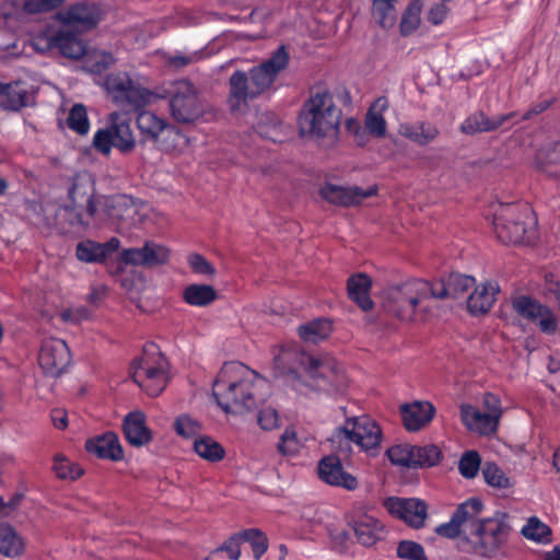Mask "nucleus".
Segmentation results:
<instances>
[{
    "label": "nucleus",
    "instance_id": "23",
    "mask_svg": "<svg viewBox=\"0 0 560 560\" xmlns=\"http://www.w3.org/2000/svg\"><path fill=\"white\" fill-rule=\"evenodd\" d=\"M85 448L90 454L102 459H108L112 462H119L124 459L122 447L117 434L114 432H106L89 439L85 443Z\"/></svg>",
    "mask_w": 560,
    "mask_h": 560
},
{
    "label": "nucleus",
    "instance_id": "19",
    "mask_svg": "<svg viewBox=\"0 0 560 560\" xmlns=\"http://www.w3.org/2000/svg\"><path fill=\"white\" fill-rule=\"evenodd\" d=\"M35 103L33 86L24 81L0 82V107L19 112Z\"/></svg>",
    "mask_w": 560,
    "mask_h": 560
},
{
    "label": "nucleus",
    "instance_id": "36",
    "mask_svg": "<svg viewBox=\"0 0 560 560\" xmlns=\"http://www.w3.org/2000/svg\"><path fill=\"white\" fill-rule=\"evenodd\" d=\"M388 102L385 97H378L369 108L365 116V128L376 138H382L386 133V120L383 113L386 110Z\"/></svg>",
    "mask_w": 560,
    "mask_h": 560
},
{
    "label": "nucleus",
    "instance_id": "64",
    "mask_svg": "<svg viewBox=\"0 0 560 560\" xmlns=\"http://www.w3.org/2000/svg\"><path fill=\"white\" fill-rule=\"evenodd\" d=\"M483 406L486 412H488L491 416H495V418L500 419L502 410L500 400L497 396L490 393L485 394Z\"/></svg>",
    "mask_w": 560,
    "mask_h": 560
},
{
    "label": "nucleus",
    "instance_id": "62",
    "mask_svg": "<svg viewBox=\"0 0 560 560\" xmlns=\"http://www.w3.org/2000/svg\"><path fill=\"white\" fill-rule=\"evenodd\" d=\"M199 59H200V55L198 52H194L190 55H184V54L177 52L174 55L166 56L165 61L170 67H173L175 69H180V68H184L186 66H189V65L198 61Z\"/></svg>",
    "mask_w": 560,
    "mask_h": 560
},
{
    "label": "nucleus",
    "instance_id": "18",
    "mask_svg": "<svg viewBox=\"0 0 560 560\" xmlns=\"http://www.w3.org/2000/svg\"><path fill=\"white\" fill-rule=\"evenodd\" d=\"M384 504L392 515L402 520L409 526L420 528L424 525L428 516V506L424 501L416 498H388Z\"/></svg>",
    "mask_w": 560,
    "mask_h": 560
},
{
    "label": "nucleus",
    "instance_id": "44",
    "mask_svg": "<svg viewBox=\"0 0 560 560\" xmlns=\"http://www.w3.org/2000/svg\"><path fill=\"white\" fill-rule=\"evenodd\" d=\"M240 537H242V541L250 544L256 560H258L268 549V539L259 529L250 528L242 530L240 532Z\"/></svg>",
    "mask_w": 560,
    "mask_h": 560
},
{
    "label": "nucleus",
    "instance_id": "7",
    "mask_svg": "<svg viewBox=\"0 0 560 560\" xmlns=\"http://www.w3.org/2000/svg\"><path fill=\"white\" fill-rule=\"evenodd\" d=\"M168 363L159 348L151 343L145 346L143 354L131 364V376L148 395L159 396L166 387Z\"/></svg>",
    "mask_w": 560,
    "mask_h": 560
},
{
    "label": "nucleus",
    "instance_id": "8",
    "mask_svg": "<svg viewBox=\"0 0 560 560\" xmlns=\"http://www.w3.org/2000/svg\"><path fill=\"white\" fill-rule=\"evenodd\" d=\"M516 209L514 205H501L499 212L494 215V231L504 244H529L537 237L536 221L527 208L524 209L523 215L514 219Z\"/></svg>",
    "mask_w": 560,
    "mask_h": 560
},
{
    "label": "nucleus",
    "instance_id": "13",
    "mask_svg": "<svg viewBox=\"0 0 560 560\" xmlns=\"http://www.w3.org/2000/svg\"><path fill=\"white\" fill-rule=\"evenodd\" d=\"M38 362L50 376L60 375L70 363V351L62 339L48 338L42 343Z\"/></svg>",
    "mask_w": 560,
    "mask_h": 560
},
{
    "label": "nucleus",
    "instance_id": "42",
    "mask_svg": "<svg viewBox=\"0 0 560 560\" xmlns=\"http://www.w3.org/2000/svg\"><path fill=\"white\" fill-rule=\"evenodd\" d=\"M194 448L200 457L209 462H218L224 457L223 447L211 438L195 441Z\"/></svg>",
    "mask_w": 560,
    "mask_h": 560
},
{
    "label": "nucleus",
    "instance_id": "49",
    "mask_svg": "<svg viewBox=\"0 0 560 560\" xmlns=\"http://www.w3.org/2000/svg\"><path fill=\"white\" fill-rule=\"evenodd\" d=\"M540 168L549 174H558L560 170H550L552 165H560V143L555 144L551 149L540 151L537 155Z\"/></svg>",
    "mask_w": 560,
    "mask_h": 560
},
{
    "label": "nucleus",
    "instance_id": "56",
    "mask_svg": "<svg viewBox=\"0 0 560 560\" xmlns=\"http://www.w3.org/2000/svg\"><path fill=\"white\" fill-rule=\"evenodd\" d=\"M174 428L177 434L184 438H191L200 430L199 423L187 415L177 417L174 422Z\"/></svg>",
    "mask_w": 560,
    "mask_h": 560
},
{
    "label": "nucleus",
    "instance_id": "9",
    "mask_svg": "<svg viewBox=\"0 0 560 560\" xmlns=\"http://www.w3.org/2000/svg\"><path fill=\"white\" fill-rule=\"evenodd\" d=\"M170 113L182 125H191L205 114L206 107L199 89L189 80L174 81L168 91Z\"/></svg>",
    "mask_w": 560,
    "mask_h": 560
},
{
    "label": "nucleus",
    "instance_id": "40",
    "mask_svg": "<svg viewBox=\"0 0 560 560\" xmlns=\"http://www.w3.org/2000/svg\"><path fill=\"white\" fill-rule=\"evenodd\" d=\"M372 13L383 28H392L397 20L395 3L397 0H371Z\"/></svg>",
    "mask_w": 560,
    "mask_h": 560
},
{
    "label": "nucleus",
    "instance_id": "51",
    "mask_svg": "<svg viewBox=\"0 0 560 560\" xmlns=\"http://www.w3.org/2000/svg\"><path fill=\"white\" fill-rule=\"evenodd\" d=\"M480 467V456L475 451L466 452L459 463H458V470L465 478H474Z\"/></svg>",
    "mask_w": 560,
    "mask_h": 560
},
{
    "label": "nucleus",
    "instance_id": "12",
    "mask_svg": "<svg viewBox=\"0 0 560 560\" xmlns=\"http://www.w3.org/2000/svg\"><path fill=\"white\" fill-rule=\"evenodd\" d=\"M301 364L305 369L304 383L317 392L340 390L346 381L331 360H319L314 357H304Z\"/></svg>",
    "mask_w": 560,
    "mask_h": 560
},
{
    "label": "nucleus",
    "instance_id": "38",
    "mask_svg": "<svg viewBox=\"0 0 560 560\" xmlns=\"http://www.w3.org/2000/svg\"><path fill=\"white\" fill-rule=\"evenodd\" d=\"M217 291L208 284H189L183 292V299L192 306H208L217 300Z\"/></svg>",
    "mask_w": 560,
    "mask_h": 560
},
{
    "label": "nucleus",
    "instance_id": "57",
    "mask_svg": "<svg viewBox=\"0 0 560 560\" xmlns=\"http://www.w3.org/2000/svg\"><path fill=\"white\" fill-rule=\"evenodd\" d=\"M188 265L191 270L198 275L213 277L214 267L200 254L192 253L188 256Z\"/></svg>",
    "mask_w": 560,
    "mask_h": 560
},
{
    "label": "nucleus",
    "instance_id": "61",
    "mask_svg": "<svg viewBox=\"0 0 560 560\" xmlns=\"http://www.w3.org/2000/svg\"><path fill=\"white\" fill-rule=\"evenodd\" d=\"M419 25V15L417 10L409 5L401 19L400 31L402 35H408L415 31Z\"/></svg>",
    "mask_w": 560,
    "mask_h": 560
},
{
    "label": "nucleus",
    "instance_id": "30",
    "mask_svg": "<svg viewBox=\"0 0 560 560\" xmlns=\"http://www.w3.org/2000/svg\"><path fill=\"white\" fill-rule=\"evenodd\" d=\"M499 292L497 283L487 282L477 287L467 300V310L472 315L486 314L492 307Z\"/></svg>",
    "mask_w": 560,
    "mask_h": 560
},
{
    "label": "nucleus",
    "instance_id": "10",
    "mask_svg": "<svg viewBox=\"0 0 560 560\" xmlns=\"http://www.w3.org/2000/svg\"><path fill=\"white\" fill-rule=\"evenodd\" d=\"M510 527L503 515L487 517L472 532H468L465 544L469 550L483 558H493L506 541Z\"/></svg>",
    "mask_w": 560,
    "mask_h": 560
},
{
    "label": "nucleus",
    "instance_id": "43",
    "mask_svg": "<svg viewBox=\"0 0 560 560\" xmlns=\"http://www.w3.org/2000/svg\"><path fill=\"white\" fill-rule=\"evenodd\" d=\"M441 459V451L435 445H415V466L416 467H431L436 465Z\"/></svg>",
    "mask_w": 560,
    "mask_h": 560
},
{
    "label": "nucleus",
    "instance_id": "5",
    "mask_svg": "<svg viewBox=\"0 0 560 560\" xmlns=\"http://www.w3.org/2000/svg\"><path fill=\"white\" fill-rule=\"evenodd\" d=\"M381 438L378 424L369 416H361L347 418L345 424L335 430L327 443L331 452L349 457L352 453V443L362 450H370L381 443Z\"/></svg>",
    "mask_w": 560,
    "mask_h": 560
},
{
    "label": "nucleus",
    "instance_id": "26",
    "mask_svg": "<svg viewBox=\"0 0 560 560\" xmlns=\"http://www.w3.org/2000/svg\"><path fill=\"white\" fill-rule=\"evenodd\" d=\"M405 428L408 431H419L434 417L435 408L429 401H415L400 408Z\"/></svg>",
    "mask_w": 560,
    "mask_h": 560
},
{
    "label": "nucleus",
    "instance_id": "11",
    "mask_svg": "<svg viewBox=\"0 0 560 560\" xmlns=\"http://www.w3.org/2000/svg\"><path fill=\"white\" fill-rule=\"evenodd\" d=\"M105 86L113 102L125 112H137L148 105L153 96V93L132 81L127 73L109 74Z\"/></svg>",
    "mask_w": 560,
    "mask_h": 560
},
{
    "label": "nucleus",
    "instance_id": "16",
    "mask_svg": "<svg viewBox=\"0 0 560 560\" xmlns=\"http://www.w3.org/2000/svg\"><path fill=\"white\" fill-rule=\"evenodd\" d=\"M168 259V248L153 241H145L141 247L127 248L121 252V260L132 266L154 268L166 264Z\"/></svg>",
    "mask_w": 560,
    "mask_h": 560
},
{
    "label": "nucleus",
    "instance_id": "41",
    "mask_svg": "<svg viewBox=\"0 0 560 560\" xmlns=\"http://www.w3.org/2000/svg\"><path fill=\"white\" fill-rule=\"evenodd\" d=\"M522 535L527 539L540 544H548L551 541L550 527L537 517H530L527 521L526 525L522 528Z\"/></svg>",
    "mask_w": 560,
    "mask_h": 560
},
{
    "label": "nucleus",
    "instance_id": "28",
    "mask_svg": "<svg viewBox=\"0 0 560 560\" xmlns=\"http://www.w3.org/2000/svg\"><path fill=\"white\" fill-rule=\"evenodd\" d=\"M483 510V503L478 498H470L458 505L453 516L463 527V534L468 535L475 527L481 524L483 518L480 517Z\"/></svg>",
    "mask_w": 560,
    "mask_h": 560
},
{
    "label": "nucleus",
    "instance_id": "29",
    "mask_svg": "<svg viewBox=\"0 0 560 560\" xmlns=\"http://www.w3.org/2000/svg\"><path fill=\"white\" fill-rule=\"evenodd\" d=\"M110 128L114 147L124 153L135 149L136 141L130 129V120L118 113L110 114Z\"/></svg>",
    "mask_w": 560,
    "mask_h": 560
},
{
    "label": "nucleus",
    "instance_id": "32",
    "mask_svg": "<svg viewBox=\"0 0 560 560\" xmlns=\"http://www.w3.org/2000/svg\"><path fill=\"white\" fill-rule=\"evenodd\" d=\"M399 135L420 147H424L433 142L439 137L440 130L431 122L418 121L415 124L400 125Z\"/></svg>",
    "mask_w": 560,
    "mask_h": 560
},
{
    "label": "nucleus",
    "instance_id": "63",
    "mask_svg": "<svg viewBox=\"0 0 560 560\" xmlns=\"http://www.w3.org/2000/svg\"><path fill=\"white\" fill-rule=\"evenodd\" d=\"M436 534L445 538H456L463 534V527L458 521L452 515L450 522L441 524L435 529Z\"/></svg>",
    "mask_w": 560,
    "mask_h": 560
},
{
    "label": "nucleus",
    "instance_id": "20",
    "mask_svg": "<svg viewBox=\"0 0 560 560\" xmlns=\"http://www.w3.org/2000/svg\"><path fill=\"white\" fill-rule=\"evenodd\" d=\"M332 453V455L326 456L319 462V478L328 485L342 487L347 490H354L358 486L357 479L346 472L341 465V460L348 457H342L335 452Z\"/></svg>",
    "mask_w": 560,
    "mask_h": 560
},
{
    "label": "nucleus",
    "instance_id": "60",
    "mask_svg": "<svg viewBox=\"0 0 560 560\" xmlns=\"http://www.w3.org/2000/svg\"><path fill=\"white\" fill-rule=\"evenodd\" d=\"M330 541L331 548L339 553L343 555L349 550L350 536L345 529L330 530Z\"/></svg>",
    "mask_w": 560,
    "mask_h": 560
},
{
    "label": "nucleus",
    "instance_id": "1",
    "mask_svg": "<svg viewBox=\"0 0 560 560\" xmlns=\"http://www.w3.org/2000/svg\"><path fill=\"white\" fill-rule=\"evenodd\" d=\"M269 382L242 363L224 364L213 383L212 394L226 413L254 410L269 394Z\"/></svg>",
    "mask_w": 560,
    "mask_h": 560
},
{
    "label": "nucleus",
    "instance_id": "21",
    "mask_svg": "<svg viewBox=\"0 0 560 560\" xmlns=\"http://www.w3.org/2000/svg\"><path fill=\"white\" fill-rule=\"evenodd\" d=\"M376 194L375 187L362 189L360 187H342L332 184H326L320 188L319 195L329 203L342 207L357 206L364 199Z\"/></svg>",
    "mask_w": 560,
    "mask_h": 560
},
{
    "label": "nucleus",
    "instance_id": "50",
    "mask_svg": "<svg viewBox=\"0 0 560 560\" xmlns=\"http://www.w3.org/2000/svg\"><path fill=\"white\" fill-rule=\"evenodd\" d=\"M397 557L404 560H425V552L420 544L401 540L397 546Z\"/></svg>",
    "mask_w": 560,
    "mask_h": 560
},
{
    "label": "nucleus",
    "instance_id": "4",
    "mask_svg": "<svg viewBox=\"0 0 560 560\" xmlns=\"http://www.w3.org/2000/svg\"><path fill=\"white\" fill-rule=\"evenodd\" d=\"M431 296V283L413 279L389 287L383 301L384 310L405 322L425 320L429 306L423 303Z\"/></svg>",
    "mask_w": 560,
    "mask_h": 560
},
{
    "label": "nucleus",
    "instance_id": "22",
    "mask_svg": "<svg viewBox=\"0 0 560 560\" xmlns=\"http://www.w3.org/2000/svg\"><path fill=\"white\" fill-rule=\"evenodd\" d=\"M58 16L65 25H71L78 31L85 32L98 24L101 12L94 4L79 2L71 5L67 11L60 12Z\"/></svg>",
    "mask_w": 560,
    "mask_h": 560
},
{
    "label": "nucleus",
    "instance_id": "53",
    "mask_svg": "<svg viewBox=\"0 0 560 560\" xmlns=\"http://www.w3.org/2000/svg\"><path fill=\"white\" fill-rule=\"evenodd\" d=\"M85 57L86 66L95 73L102 72L115 62L114 57L105 51L86 52Z\"/></svg>",
    "mask_w": 560,
    "mask_h": 560
},
{
    "label": "nucleus",
    "instance_id": "54",
    "mask_svg": "<svg viewBox=\"0 0 560 560\" xmlns=\"http://www.w3.org/2000/svg\"><path fill=\"white\" fill-rule=\"evenodd\" d=\"M66 0H25L23 11L30 14L50 12L63 4Z\"/></svg>",
    "mask_w": 560,
    "mask_h": 560
},
{
    "label": "nucleus",
    "instance_id": "14",
    "mask_svg": "<svg viewBox=\"0 0 560 560\" xmlns=\"http://www.w3.org/2000/svg\"><path fill=\"white\" fill-rule=\"evenodd\" d=\"M513 310L523 318L537 323L545 334H553L557 330V318L551 310L538 301L521 295L513 301Z\"/></svg>",
    "mask_w": 560,
    "mask_h": 560
},
{
    "label": "nucleus",
    "instance_id": "3",
    "mask_svg": "<svg viewBox=\"0 0 560 560\" xmlns=\"http://www.w3.org/2000/svg\"><path fill=\"white\" fill-rule=\"evenodd\" d=\"M341 115L332 94L323 86H316L300 110V133L314 139H332L338 133Z\"/></svg>",
    "mask_w": 560,
    "mask_h": 560
},
{
    "label": "nucleus",
    "instance_id": "33",
    "mask_svg": "<svg viewBox=\"0 0 560 560\" xmlns=\"http://www.w3.org/2000/svg\"><path fill=\"white\" fill-rule=\"evenodd\" d=\"M371 284V278L365 273H357L347 282L349 298L363 311H370L373 307V301L369 294Z\"/></svg>",
    "mask_w": 560,
    "mask_h": 560
},
{
    "label": "nucleus",
    "instance_id": "45",
    "mask_svg": "<svg viewBox=\"0 0 560 560\" xmlns=\"http://www.w3.org/2000/svg\"><path fill=\"white\" fill-rule=\"evenodd\" d=\"M77 257L84 262H103L106 260L100 243L92 241L81 242L77 246Z\"/></svg>",
    "mask_w": 560,
    "mask_h": 560
},
{
    "label": "nucleus",
    "instance_id": "58",
    "mask_svg": "<svg viewBox=\"0 0 560 560\" xmlns=\"http://www.w3.org/2000/svg\"><path fill=\"white\" fill-rule=\"evenodd\" d=\"M241 541L242 537H240V533L233 535L222 545V547L212 552L207 560H214V557L221 551H225L231 560H237L241 556Z\"/></svg>",
    "mask_w": 560,
    "mask_h": 560
},
{
    "label": "nucleus",
    "instance_id": "15",
    "mask_svg": "<svg viewBox=\"0 0 560 560\" xmlns=\"http://www.w3.org/2000/svg\"><path fill=\"white\" fill-rule=\"evenodd\" d=\"M348 525L352 528L358 544L368 548L383 540L387 534L385 525L365 512H354L350 516Z\"/></svg>",
    "mask_w": 560,
    "mask_h": 560
},
{
    "label": "nucleus",
    "instance_id": "24",
    "mask_svg": "<svg viewBox=\"0 0 560 560\" xmlns=\"http://www.w3.org/2000/svg\"><path fill=\"white\" fill-rule=\"evenodd\" d=\"M475 284V279L470 276L460 273H451L446 280H439L431 283V296L434 299H457L467 292Z\"/></svg>",
    "mask_w": 560,
    "mask_h": 560
},
{
    "label": "nucleus",
    "instance_id": "27",
    "mask_svg": "<svg viewBox=\"0 0 560 560\" xmlns=\"http://www.w3.org/2000/svg\"><path fill=\"white\" fill-rule=\"evenodd\" d=\"M460 418L468 430L480 434H490L497 430L499 419L486 411H480L469 404L460 406Z\"/></svg>",
    "mask_w": 560,
    "mask_h": 560
},
{
    "label": "nucleus",
    "instance_id": "39",
    "mask_svg": "<svg viewBox=\"0 0 560 560\" xmlns=\"http://www.w3.org/2000/svg\"><path fill=\"white\" fill-rule=\"evenodd\" d=\"M331 330L332 326L330 320L318 318L300 326L299 334L304 341L316 343L327 338Z\"/></svg>",
    "mask_w": 560,
    "mask_h": 560
},
{
    "label": "nucleus",
    "instance_id": "46",
    "mask_svg": "<svg viewBox=\"0 0 560 560\" xmlns=\"http://www.w3.org/2000/svg\"><path fill=\"white\" fill-rule=\"evenodd\" d=\"M387 456L394 465L415 466V445H396L387 450Z\"/></svg>",
    "mask_w": 560,
    "mask_h": 560
},
{
    "label": "nucleus",
    "instance_id": "31",
    "mask_svg": "<svg viewBox=\"0 0 560 560\" xmlns=\"http://www.w3.org/2000/svg\"><path fill=\"white\" fill-rule=\"evenodd\" d=\"M122 429L126 440L133 446H142L151 441V432L141 412H131L126 416Z\"/></svg>",
    "mask_w": 560,
    "mask_h": 560
},
{
    "label": "nucleus",
    "instance_id": "17",
    "mask_svg": "<svg viewBox=\"0 0 560 560\" xmlns=\"http://www.w3.org/2000/svg\"><path fill=\"white\" fill-rule=\"evenodd\" d=\"M137 125L141 133L161 150H170L173 147L168 140L177 136V130L164 119L151 112H142L138 115Z\"/></svg>",
    "mask_w": 560,
    "mask_h": 560
},
{
    "label": "nucleus",
    "instance_id": "55",
    "mask_svg": "<svg viewBox=\"0 0 560 560\" xmlns=\"http://www.w3.org/2000/svg\"><path fill=\"white\" fill-rule=\"evenodd\" d=\"M257 422L265 431L279 428L280 418L277 409L271 406L261 408L257 416Z\"/></svg>",
    "mask_w": 560,
    "mask_h": 560
},
{
    "label": "nucleus",
    "instance_id": "35",
    "mask_svg": "<svg viewBox=\"0 0 560 560\" xmlns=\"http://www.w3.org/2000/svg\"><path fill=\"white\" fill-rule=\"evenodd\" d=\"M50 45L57 47L62 56L79 59L86 55L85 44L68 31H59L51 39Z\"/></svg>",
    "mask_w": 560,
    "mask_h": 560
},
{
    "label": "nucleus",
    "instance_id": "2",
    "mask_svg": "<svg viewBox=\"0 0 560 560\" xmlns=\"http://www.w3.org/2000/svg\"><path fill=\"white\" fill-rule=\"evenodd\" d=\"M289 60V52L282 45L267 60L253 67L248 72L234 71L229 79L230 108L237 110L248 101L257 98L271 89L279 73L287 69Z\"/></svg>",
    "mask_w": 560,
    "mask_h": 560
},
{
    "label": "nucleus",
    "instance_id": "47",
    "mask_svg": "<svg viewBox=\"0 0 560 560\" xmlns=\"http://www.w3.org/2000/svg\"><path fill=\"white\" fill-rule=\"evenodd\" d=\"M67 124L71 130L85 135L90 127L86 108L82 104H75L68 115Z\"/></svg>",
    "mask_w": 560,
    "mask_h": 560
},
{
    "label": "nucleus",
    "instance_id": "6",
    "mask_svg": "<svg viewBox=\"0 0 560 560\" xmlns=\"http://www.w3.org/2000/svg\"><path fill=\"white\" fill-rule=\"evenodd\" d=\"M70 205L78 208L84 209L85 214L89 218H95L97 213V207L103 205L106 214L115 220H122V209L128 210L131 200L127 196L116 197H95V184L92 176L88 173L78 174L73 178V183L68 191Z\"/></svg>",
    "mask_w": 560,
    "mask_h": 560
},
{
    "label": "nucleus",
    "instance_id": "37",
    "mask_svg": "<svg viewBox=\"0 0 560 560\" xmlns=\"http://www.w3.org/2000/svg\"><path fill=\"white\" fill-rule=\"evenodd\" d=\"M22 536L10 524H0V553L5 557H18L24 551Z\"/></svg>",
    "mask_w": 560,
    "mask_h": 560
},
{
    "label": "nucleus",
    "instance_id": "25",
    "mask_svg": "<svg viewBox=\"0 0 560 560\" xmlns=\"http://www.w3.org/2000/svg\"><path fill=\"white\" fill-rule=\"evenodd\" d=\"M516 113H509L488 117L483 112H475L469 115L460 125V131L474 136L481 132H491L499 129L504 122L512 119Z\"/></svg>",
    "mask_w": 560,
    "mask_h": 560
},
{
    "label": "nucleus",
    "instance_id": "34",
    "mask_svg": "<svg viewBox=\"0 0 560 560\" xmlns=\"http://www.w3.org/2000/svg\"><path fill=\"white\" fill-rule=\"evenodd\" d=\"M54 224L61 233H69L73 229L85 230L90 225L80 209L71 205L59 207L56 210Z\"/></svg>",
    "mask_w": 560,
    "mask_h": 560
},
{
    "label": "nucleus",
    "instance_id": "48",
    "mask_svg": "<svg viewBox=\"0 0 560 560\" xmlns=\"http://www.w3.org/2000/svg\"><path fill=\"white\" fill-rule=\"evenodd\" d=\"M482 475L486 482L497 488H509L511 486L509 477L493 463H486L482 468Z\"/></svg>",
    "mask_w": 560,
    "mask_h": 560
},
{
    "label": "nucleus",
    "instance_id": "59",
    "mask_svg": "<svg viewBox=\"0 0 560 560\" xmlns=\"http://www.w3.org/2000/svg\"><path fill=\"white\" fill-rule=\"evenodd\" d=\"M93 145L97 151L107 155L110 152L112 147H114L112 131H109V129L98 130L94 135Z\"/></svg>",
    "mask_w": 560,
    "mask_h": 560
},
{
    "label": "nucleus",
    "instance_id": "52",
    "mask_svg": "<svg viewBox=\"0 0 560 560\" xmlns=\"http://www.w3.org/2000/svg\"><path fill=\"white\" fill-rule=\"evenodd\" d=\"M300 446L301 444L298 440L296 432L288 428L281 434L277 448L283 456H291L299 452Z\"/></svg>",
    "mask_w": 560,
    "mask_h": 560
}]
</instances>
